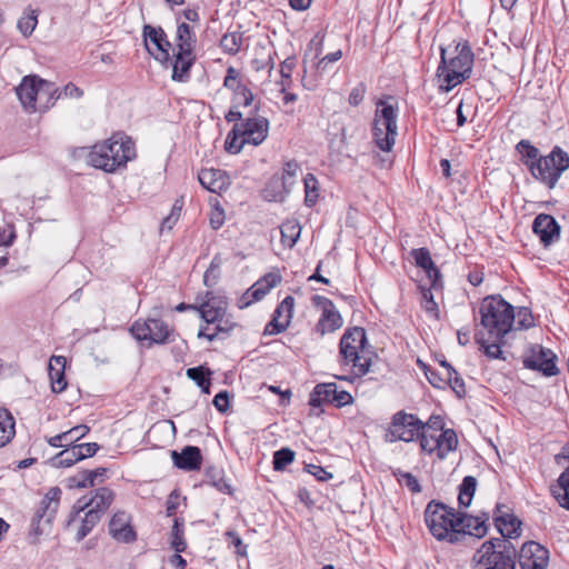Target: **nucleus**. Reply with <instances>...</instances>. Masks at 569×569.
<instances>
[{"mask_svg": "<svg viewBox=\"0 0 569 569\" xmlns=\"http://www.w3.org/2000/svg\"><path fill=\"white\" fill-rule=\"evenodd\" d=\"M410 256L415 260V264L409 271L410 279L416 284L421 307L426 308L427 286L425 284V276H427V248L412 249Z\"/></svg>", "mask_w": 569, "mask_h": 569, "instance_id": "16", "label": "nucleus"}, {"mask_svg": "<svg viewBox=\"0 0 569 569\" xmlns=\"http://www.w3.org/2000/svg\"><path fill=\"white\" fill-rule=\"evenodd\" d=\"M557 356L547 348L535 346L523 359L525 368L540 371L546 377L557 376Z\"/></svg>", "mask_w": 569, "mask_h": 569, "instance_id": "13", "label": "nucleus"}, {"mask_svg": "<svg viewBox=\"0 0 569 569\" xmlns=\"http://www.w3.org/2000/svg\"><path fill=\"white\" fill-rule=\"evenodd\" d=\"M441 63L437 70L439 89L443 92L450 91L456 86L470 77L473 53L467 44H457L455 56L447 59V50L440 47Z\"/></svg>", "mask_w": 569, "mask_h": 569, "instance_id": "4", "label": "nucleus"}, {"mask_svg": "<svg viewBox=\"0 0 569 569\" xmlns=\"http://www.w3.org/2000/svg\"><path fill=\"white\" fill-rule=\"evenodd\" d=\"M83 96V91L72 82L66 84L61 90L58 89L57 100L60 98L79 99Z\"/></svg>", "mask_w": 569, "mask_h": 569, "instance_id": "56", "label": "nucleus"}, {"mask_svg": "<svg viewBox=\"0 0 569 569\" xmlns=\"http://www.w3.org/2000/svg\"><path fill=\"white\" fill-rule=\"evenodd\" d=\"M301 232V226L298 220H287L280 227L281 242L284 247L292 248Z\"/></svg>", "mask_w": 569, "mask_h": 569, "instance_id": "36", "label": "nucleus"}, {"mask_svg": "<svg viewBox=\"0 0 569 569\" xmlns=\"http://www.w3.org/2000/svg\"><path fill=\"white\" fill-rule=\"evenodd\" d=\"M48 369L52 391L56 393L62 392L67 388L64 377L66 358L63 356H52Z\"/></svg>", "mask_w": 569, "mask_h": 569, "instance_id": "27", "label": "nucleus"}, {"mask_svg": "<svg viewBox=\"0 0 569 569\" xmlns=\"http://www.w3.org/2000/svg\"><path fill=\"white\" fill-rule=\"evenodd\" d=\"M239 133L244 138L249 144L259 146L268 137L269 121L267 118L248 117L239 124Z\"/></svg>", "mask_w": 569, "mask_h": 569, "instance_id": "18", "label": "nucleus"}, {"mask_svg": "<svg viewBox=\"0 0 569 569\" xmlns=\"http://www.w3.org/2000/svg\"><path fill=\"white\" fill-rule=\"evenodd\" d=\"M398 111V101L393 97H387L377 102L372 137L376 146L381 151H391L396 142Z\"/></svg>", "mask_w": 569, "mask_h": 569, "instance_id": "5", "label": "nucleus"}, {"mask_svg": "<svg viewBox=\"0 0 569 569\" xmlns=\"http://www.w3.org/2000/svg\"><path fill=\"white\" fill-rule=\"evenodd\" d=\"M199 312L201 319L206 321V326L216 323L227 312L228 300L224 296L217 295L213 291H207L197 297Z\"/></svg>", "mask_w": 569, "mask_h": 569, "instance_id": "12", "label": "nucleus"}, {"mask_svg": "<svg viewBox=\"0 0 569 569\" xmlns=\"http://www.w3.org/2000/svg\"><path fill=\"white\" fill-rule=\"evenodd\" d=\"M435 439V447L429 448V455L436 453L439 459H445L448 453L455 451L458 447V437L453 429L447 428L439 435H430Z\"/></svg>", "mask_w": 569, "mask_h": 569, "instance_id": "26", "label": "nucleus"}, {"mask_svg": "<svg viewBox=\"0 0 569 569\" xmlns=\"http://www.w3.org/2000/svg\"><path fill=\"white\" fill-rule=\"evenodd\" d=\"M365 94L366 86L363 83H359L351 90L348 101L351 106L357 107L362 102Z\"/></svg>", "mask_w": 569, "mask_h": 569, "instance_id": "60", "label": "nucleus"}, {"mask_svg": "<svg viewBox=\"0 0 569 569\" xmlns=\"http://www.w3.org/2000/svg\"><path fill=\"white\" fill-rule=\"evenodd\" d=\"M136 157L134 143L123 134H113L110 139L92 147L88 161L106 172L124 168Z\"/></svg>", "mask_w": 569, "mask_h": 569, "instance_id": "3", "label": "nucleus"}, {"mask_svg": "<svg viewBox=\"0 0 569 569\" xmlns=\"http://www.w3.org/2000/svg\"><path fill=\"white\" fill-rule=\"evenodd\" d=\"M40 79L38 76H26L16 89L21 104L28 112H37L39 109L37 106V92Z\"/></svg>", "mask_w": 569, "mask_h": 569, "instance_id": "23", "label": "nucleus"}, {"mask_svg": "<svg viewBox=\"0 0 569 569\" xmlns=\"http://www.w3.org/2000/svg\"><path fill=\"white\" fill-rule=\"evenodd\" d=\"M281 282V276L276 272H270L264 274L261 279H259L249 291L246 292L243 299H247L248 296L251 299L246 300L240 305V308H243L250 305L252 301L261 300L272 288Z\"/></svg>", "mask_w": 569, "mask_h": 569, "instance_id": "25", "label": "nucleus"}, {"mask_svg": "<svg viewBox=\"0 0 569 569\" xmlns=\"http://www.w3.org/2000/svg\"><path fill=\"white\" fill-rule=\"evenodd\" d=\"M92 475L88 473V470L82 471L73 477L68 479V487L73 488H88L93 486V480L91 479Z\"/></svg>", "mask_w": 569, "mask_h": 569, "instance_id": "55", "label": "nucleus"}, {"mask_svg": "<svg viewBox=\"0 0 569 569\" xmlns=\"http://www.w3.org/2000/svg\"><path fill=\"white\" fill-rule=\"evenodd\" d=\"M173 465L182 470L194 471L201 468L202 455L200 448L186 446L180 452H171Z\"/></svg>", "mask_w": 569, "mask_h": 569, "instance_id": "24", "label": "nucleus"}, {"mask_svg": "<svg viewBox=\"0 0 569 569\" xmlns=\"http://www.w3.org/2000/svg\"><path fill=\"white\" fill-rule=\"evenodd\" d=\"M226 537L228 538L229 542L236 548V552L239 556L244 557L247 555V546L243 545L242 539L239 535H237L233 531H227Z\"/></svg>", "mask_w": 569, "mask_h": 569, "instance_id": "59", "label": "nucleus"}, {"mask_svg": "<svg viewBox=\"0 0 569 569\" xmlns=\"http://www.w3.org/2000/svg\"><path fill=\"white\" fill-rule=\"evenodd\" d=\"M220 46L229 54H237L242 46V36L237 32L227 33L221 38Z\"/></svg>", "mask_w": 569, "mask_h": 569, "instance_id": "45", "label": "nucleus"}, {"mask_svg": "<svg viewBox=\"0 0 569 569\" xmlns=\"http://www.w3.org/2000/svg\"><path fill=\"white\" fill-rule=\"evenodd\" d=\"M569 169V154L556 146L547 156L530 166L531 176L539 182L553 189L562 173Z\"/></svg>", "mask_w": 569, "mask_h": 569, "instance_id": "8", "label": "nucleus"}, {"mask_svg": "<svg viewBox=\"0 0 569 569\" xmlns=\"http://www.w3.org/2000/svg\"><path fill=\"white\" fill-rule=\"evenodd\" d=\"M213 327L210 328L209 326L201 327L198 333V337L206 338L209 341H213L219 337L220 333L228 335L236 326L237 323L226 312L224 316L221 317L216 323L212 325Z\"/></svg>", "mask_w": 569, "mask_h": 569, "instance_id": "30", "label": "nucleus"}, {"mask_svg": "<svg viewBox=\"0 0 569 569\" xmlns=\"http://www.w3.org/2000/svg\"><path fill=\"white\" fill-rule=\"evenodd\" d=\"M239 124H236L226 138L224 149L229 153H239L242 150L243 146L247 143V141H244V138L241 137V134L239 133Z\"/></svg>", "mask_w": 569, "mask_h": 569, "instance_id": "43", "label": "nucleus"}, {"mask_svg": "<svg viewBox=\"0 0 569 569\" xmlns=\"http://www.w3.org/2000/svg\"><path fill=\"white\" fill-rule=\"evenodd\" d=\"M143 38L148 52L153 56L156 60L160 62L169 60L171 43L167 39V34L162 28L146 24L143 27Z\"/></svg>", "mask_w": 569, "mask_h": 569, "instance_id": "15", "label": "nucleus"}, {"mask_svg": "<svg viewBox=\"0 0 569 569\" xmlns=\"http://www.w3.org/2000/svg\"><path fill=\"white\" fill-rule=\"evenodd\" d=\"M289 323L288 319H281L273 315L272 319L267 323L263 333L267 336L279 335L288 328Z\"/></svg>", "mask_w": 569, "mask_h": 569, "instance_id": "53", "label": "nucleus"}, {"mask_svg": "<svg viewBox=\"0 0 569 569\" xmlns=\"http://www.w3.org/2000/svg\"><path fill=\"white\" fill-rule=\"evenodd\" d=\"M58 88L54 83L40 79L37 92V106L39 112H44L51 108L57 101Z\"/></svg>", "mask_w": 569, "mask_h": 569, "instance_id": "32", "label": "nucleus"}, {"mask_svg": "<svg viewBox=\"0 0 569 569\" xmlns=\"http://www.w3.org/2000/svg\"><path fill=\"white\" fill-rule=\"evenodd\" d=\"M495 526L501 533L500 539L516 538L520 535V520L510 512V509L498 503L493 513Z\"/></svg>", "mask_w": 569, "mask_h": 569, "instance_id": "19", "label": "nucleus"}, {"mask_svg": "<svg viewBox=\"0 0 569 569\" xmlns=\"http://www.w3.org/2000/svg\"><path fill=\"white\" fill-rule=\"evenodd\" d=\"M210 370L202 366L189 368L187 370V377L193 380L199 387H203L202 385H210Z\"/></svg>", "mask_w": 569, "mask_h": 569, "instance_id": "49", "label": "nucleus"}, {"mask_svg": "<svg viewBox=\"0 0 569 569\" xmlns=\"http://www.w3.org/2000/svg\"><path fill=\"white\" fill-rule=\"evenodd\" d=\"M532 231L538 236L545 247L550 246L560 237L559 223L552 216L547 213H540L535 218Z\"/></svg>", "mask_w": 569, "mask_h": 569, "instance_id": "22", "label": "nucleus"}, {"mask_svg": "<svg viewBox=\"0 0 569 569\" xmlns=\"http://www.w3.org/2000/svg\"><path fill=\"white\" fill-rule=\"evenodd\" d=\"M517 549L511 541L491 538L472 557L473 569H515Z\"/></svg>", "mask_w": 569, "mask_h": 569, "instance_id": "6", "label": "nucleus"}, {"mask_svg": "<svg viewBox=\"0 0 569 569\" xmlns=\"http://www.w3.org/2000/svg\"><path fill=\"white\" fill-rule=\"evenodd\" d=\"M300 167L297 161L290 160L283 164L282 169V186L284 190L288 192L289 188L293 183V179L297 177Z\"/></svg>", "mask_w": 569, "mask_h": 569, "instance_id": "48", "label": "nucleus"}, {"mask_svg": "<svg viewBox=\"0 0 569 569\" xmlns=\"http://www.w3.org/2000/svg\"><path fill=\"white\" fill-rule=\"evenodd\" d=\"M172 66V80L186 82L190 78V68L193 66L196 56L194 53L177 52Z\"/></svg>", "mask_w": 569, "mask_h": 569, "instance_id": "28", "label": "nucleus"}, {"mask_svg": "<svg viewBox=\"0 0 569 569\" xmlns=\"http://www.w3.org/2000/svg\"><path fill=\"white\" fill-rule=\"evenodd\" d=\"M174 40L178 52L193 53L197 43V37L188 23L181 22L178 24Z\"/></svg>", "mask_w": 569, "mask_h": 569, "instance_id": "31", "label": "nucleus"}, {"mask_svg": "<svg viewBox=\"0 0 569 569\" xmlns=\"http://www.w3.org/2000/svg\"><path fill=\"white\" fill-rule=\"evenodd\" d=\"M131 333L139 341L148 340L150 343L163 345L172 341L173 329L170 328L163 320L149 318L141 322H133Z\"/></svg>", "mask_w": 569, "mask_h": 569, "instance_id": "10", "label": "nucleus"}, {"mask_svg": "<svg viewBox=\"0 0 569 569\" xmlns=\"http://www.w3.org/2000/svg\"><path fill=\"white\" fill-rule=\"evenodd\" d=\"M425 425L413 415L399 411L393 415L390 426L386 433V441H412L421 436L420 446L427 450V439L423 433Z\"/></svg>", "mask_w": 569, "mask_h": 569, "instance_id": "9", "label": "nucleus"}, {"mask_svg": "<svg viewBox=\"0 0 569 569\" xmlns=\"http://www.w3.org/2000/svg\"><path fill=\"white\" fill-rule=\"evenodd\" d=\"M233 97L238 106L249 107L253 102V93L246 84Z\"/></svg>", "mask_w": 569, "mask_h": 569, "instance_id": "57", "label": "nucleus"}, {"mask_svg": "<svg viewBox=\"0 0 569 569\" xmlns=\"http://www.w3.org/2000/svg\"><path fill=\"white\" fill-rule=\"evenodd\" d=\"M243 86L244 84L239 80L238 70L234 67H229L223 80V87L231 90L234 96Z\"/></svg>", "mask_w": 569, "mask_h": 569, "instance_id": "51", "label": "nucleus"}, {"mask_svg": "<svg viewBox=\"0 0 569 569\" xmlns=\"http://www.w3.org/2000/svg\"><path fill=\"white\" fill-rule=\"evenodd\" d=\"M549 551L538 542H526L520 551V565L523 569H545L548 565Z\"/></svg>", "mask_w": 569, "mask_h": 569, "instance_id": "20", "label": "nucleus"}, {"mask_svg": "<svg viewBox=\"0 0 569 569\" xmlns=\"http://www.w3.org/2000/svg\"><path fill=\"white\" fill-rule=\"evenodd\" d=\"M101 517L96 511H87L81 518V523L78 527L76 539L77 541H81L83 538H86L91 530L98 525Z\"/></svg>", "mask_w": 569, "mask_h": 569, "instance_id": "40", "label": "nucleus"}, {"mask_svg": "<svg viewBox=\"0 0 569 569\" xmlns=\"http://www.w3.org/2000/svg\"><path fill=\"white\" fill-rule=\"evenodd\" d=\"M295 451L290 448H281L273 453V469L277 471L283 470L288 465L295 460Z\"/></svg>", "mask_w": 569, "mask_h": 569, "instance_id": "46", "label": "nucleus"}, {"mask_svg": "<svg viewBox=\"0 0 569 569\" xmlns=\"http://www.w3.org/2000/svg\"><path fill=\"white\" fill-rule=\"evenodd\" d=\"M114 493L111 489L101 487L96 490L94 496L89 500L86 497L79 499L73 506V511L68 520V528L73 527L76 518L80 516L86 508L90 507L89 511H96L99 517L111 506Z\"/></svg>", "mask_w": 569, "mask_h": 569, "instance_id": "11", "label": "nucleus"}, {"mask_svg": "<svg viewBox=\"0 0 569 569\" xmlns=\"http://www.w3.org/2000/svg\"><path fill=\"white\" fill-rule=\"evenodd\" d=\"M367 346L363 328L353 327L343 333L339 343L340 366L343 370L349 368V375L338 376V379L352 382L353 379L369 372L371 355L367 350Z\"/></svg>", "mask_w": 569, "mask_h": 569, "instance_id": "2", "label": "nucleus"}, {"mask_svg": "<svg viewBox=\"0 0 569 569\" xmlns=\"http://www.w3.org/2000/svg\"><path fill=\"white\" fill-rule=\"evenodd\" d=\"M337 385L335 382L318 383L309 398V406L319 408L322 403H335Z\"/></svg>", "mask_w": 569, "mask_h": 569, "instance_id": "29", "label": "nucleus"}, {"mask_svg": "<svg viewBox=\"0 0 569 569\" xmlns=\"http://www.w3.org/2000/svg\"><path fill=\"white\" fill-rule=\"evenodd\" d=\"M61 490L58 487L51 488L43 500V503H46V509H49L53 505L52 511L54 512L59 500H60Z\"/></svg>", "mask_w": 569, "mask_h": 569, "instance_id": "63", "label": "nucleus"}, {"mask_svg": "<svg viewBox=\"0 0 569 569\" xmlns=\"http://www.w3.org/2000/svg\"><path fill=\"white\" fill-rule=\"evenodd\" d=\"M457 529L463 533V541L470 537L475 539L483 538L489 529V515L471 516L459 512Z\"/></svg>", "mask_w": 569, "mask_h": 569, "instance_id": "17", "label": "nucleus"}, {"mask_svg": "<svg viewBox=\"0 0 569 569\" xmlns=\"http://www.w3.org/2000/svg\"><path fill=\"white\" fill-rule=\"evenodd\" d=\"M516 150L521 154V160L529 170L531 163L535 164L541 157L539 150L528 140H520L516 146Z\"/></svg>", "mask_w": 569, "mask_h": 569, "instance_id": "39", "label": "nucleus"}, {"mask_svg": "<svg viewBox=\"0 0 569 569\" xmlns=\"http://www.w3.org/2000/svg\"><path fill=\"white\" fill-rule=\"evenodd\" d=\"M16 422L11 412L0 408V448L6 446L16 433Z\"/></svg>", "mask_w": 569, "mask_h": 569, "instance_id": "35", "label": "nucleus"}, {"mask_svg": "<svg viewBox=\"0 0 569 569\" xmlns=\"http://www.w3.org/2000/svg\"><path fill=\"white\" fill-rule=\"evenodd\" d=\"M447 380L457 393L465 391L463 380L458 376V372L451 366H448Z\"/></svg>", "mask_w": 569, "mask_h": 569, "instance_id": "58", "label": "nucleus"}, {"mask_svg": "<svg viewBox=\"0 0 569 569\" xmlns=\"http://www.w3.org/2000/svg\"><path fill=\"white\" fill-rule=\"evenodd\" d=\"M89 431L90 428L87 425H79L64 431L66 446H74V443L83 438Z\"/></svg>", "mask_w": 569, "mask_h": 569, "instance_id": "52", "label": "nucleus"}, {"mask_svg": "<svg viewBox=\"0 0 569 569\" xmlns=\"http://www.w3.org/2000/svg\"><path fill=\"white\" fill-rule=\"evenodd\" d=\"M550 492L560 507L569 510V467L560 475L557 483L550 487Z\"/></svg>", "mask_w": 569, "mask_h": 569, "instance_id": "34", "label": "nucleus"}, {"mask_svg": "<svg viewBox=\"0 0 569 569\" xmlns=\"http://www.w3.org/2000/svg\"><path fill=\"white\" fill-rule=\"evenodd\" d=\"M480 327L475 340L490 359H502L501 347L506 336L513 329L515 307L501 296H488L480 305Z\"/></svg>", "mask_w": 569, "mask_h": 569, "instance_id": "1", "label": "nucleus"}, {"mask_svg": "<svg viewBox=\"0 0 569 569\" xmlns=\"http://www.w3.org/2000/svg\"><path fill=\"white\" fill-rule=\"evenodd\" d=\"M38 24V13L36 10L28 9L18 20V29L24 36L29 37Z\"/></svg>", "mask_w": 569, "mask_h": 569, "instance_id": "44", "label": "nucleus"}, {"mask_svg": "<svg viewBox=\"0 0 569 569\" xmlns=\"http://www.w3.org/2000/svg\"><path fill=\"white\" fill-rule=\"evenodd\" d=\"M429 281H431V286L433 289H441L442 282H441V274L439 269L435 266L433 261L429 257Z\"/></svg>", "mask_w": 569, "mask_h": 569, "instance_id": "62", "label": "nucleus"}, {"mask_svg": "<svg viewBox=\"0 0 569 569\" xmlns=\"http://www.w3.org/2000/svg\"><path fill=\"white\" fill-rule=\"evenodd\" d=\"M199 182L211 192H218L226 183L223 172L219 169H202L198 174Z\"/></svg>", "mask_w": 569, "mask_h": 569, "instance_id": "33", "label": "nucleus"}, {"mask_svg": "<svg viewBox=\"0 0 569 569\" xmlns=\"http://www.w3.org/2000/svg\"><path fill=\"white\" fill-rule=\"evenodd\" d=\"M533 326H535V320H533L531 310L529 308L521 307L517 311L515 310L513 328L522 330V329H529Z\"/></svg>", "mask_w": 569, "mask_h": 569, "instance_id": "47", "label": "nucleus"}, {"mask_svg": "<svg viewBox=\"0 0 569 569\" xmlns=\"http://www.w3.org/2000/svg\"><path fill=\"white\" fill-rule=\"evenodd\" d=\"M477 488V479L472 476L463 478L459 487L458 502L460 507L467 508L471 505Z\"/></svg>", "mask_w": 569, "mask_h": 569, "instance_id": "38", "label": "nucleus"}, {"mask_svg": "<svg viewBox=\"0 0 569 569\" xmlns=\"http://www.w3.org/2000/svg\"><path fill=\"white\" fill-rule=\"evenodd\" d=\"M220 258L216 256L203 274V283L206 287L210 288L216 284L220 274Z\"/></svg>", "mask_w": 569, "mask_h": 569, "instance_id": "50", "label": "nucleus"}, {"mask_svg": "<svg viewBox=\"0 0 569 569\" xmlns=\"http://www.w3.org/2000/svg\"><path fill=\"white\" fill-rule=\"evenodd\" d=\"M312 301L315 306L322 310L321 317L316 325L317 332L323 336L338 330L342 326V318L330 299L315 296Z\"/></svg>", "mask_w": 569, "mask_h": 569, "instance_id": "14", "label": "nucleus"}, {"mask_svg": "<svg viewBox=\"0 0 569 569\" xmlns=\"http://www.w3.org/2000/svg\"><path fill=\"white\" fill-rule=\"evenodd\" d=\"M109 533L118 542L131 543L136 541L137 533L131 526V517L126 511H117L109 522Z\"/></svg>", "mask_w": 569, "mask_h": 569, "instance_id": "21", "label": "nucleus"}, {"mask_svg": "<svg viewBox=\"0 0 569 569\" xmlns=\"http://www.w3.org/2000/svg\"><path fill=\"white\" fill-rule=\"evenodd\" d=\"M170 545L176 552H183L187 549L183 523L178 518L173 521Z\"/></svg>", "mask_w": 569, "mask_h": 569, "instance_id": "42", "label": "nucleus"}, {"mask_svg": "<svg viewBox=\"0 0 569 569\" xmlns=\"http://www.w3.org/2000/svg\"><path fill=\"white\" fill-rule=\"evenodd\" d=\"M80 460H82L81 453H78L76 447L72 446L71 448H67L54 456L50 460V463L54 468H68Z\"/></svg>", "mask_w": 569, "mask_h": 569, "instance_id": "37", "label": "nucleus"}, {"mask_svg": "<svg viewBox=\"0 0 569 569\" xmlns=\"http://www.w3.org/2000/svg\"><path fill=\"white\" fill-rule=\"evenodd\" d=\"M293 306H295L293 297L287 296L280 302V305L276 308L273 315L281 319H288L290 321L292 318Z\"/></svg>", "mask_w": 569, "mask_h": 569, "instance_id": "54", "label": "nucleus"}, {"mask_svg": "<svg viewBox=\"0 0 569 569\" xmlns=\"http://www.w3.org/2000/svg\"><path fill=\"white\" fill-rule=\"evenodd\" d=\"M213 406L216 407V409L221 412V413H224L228 411L229 409V393L228 391H220L218 392L214 398H213Z\"/></svg>", "mask_w": 569, "mask_h": 569, "instance_id": "61", "label": "nucleus"}, {"mask_svg": "<svg viewBox=\"0 0 569 569\" xmlns=\"http://www.w3.org/2000/svg\"><path fill=\"white\" fill-rule=\"evenodd\" d=\"M429 532L437 540L450 543L463 542V533L457 529L459 512L443 503L429 501Z\"/></svg>", "mask_w": 569, "mask_h": 569, "instance_id": "7", "label": "nucleus"}, {"mask_svg": "<svg viewBox=\"0 0 569 569\" xmlns=\"http://www.w3.org/2000/svg\"><path fill=\"white\" fill-rule=\"evenodd\" d=\"M303 184H305V203L308 207H313L318 200L319 193V182L317 178L312 173H308L303 178Z\"/></svg>", "mask_w": 569, "mask_h": 569, "instance_id": "41", "label": "nucleus"}, {"mask_svg": "<svg viewBox=\"0 0 569 569\" xmlns=\"http://www.w3.org/2000/svg\"><path fill=\"white\" fill-rule=\"evenodd\" d=\"M74 447H76L78 453H81L82 460L94 456L97 453V451L99 450V445L96 442L74 445Z\"/></svg>", "mask_w": 569, "mask_h": 569, "instance_id": "64", "label": "nucleus"}]
</instances>
